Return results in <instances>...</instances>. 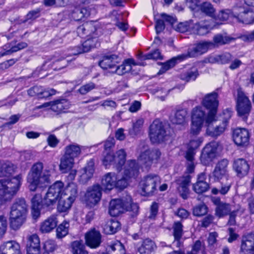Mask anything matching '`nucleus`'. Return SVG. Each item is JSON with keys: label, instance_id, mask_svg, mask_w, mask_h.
I'll return each instance as SVG.
<instances>
[{"label": "nucleus", "instance_id": "nucleus-1", "mask_svg": "<svg viewBox=\"0 0 254 254\" xmlns=\"http://www.w3.org/2000/svg\"><path fill=\"white\" fill-rule=\"evenodd\" d=\"M202 104L203 106H196L191 111L190 133L192 135H198L202 128L206 127V134L207 135L218 137L225 131L228 120L231 117V112L227 111L226 119L213 127L214 123L217 121V94L212 93L206 95L202 101Z\"/></svg>", "mask_w": 254, "mask_h": 254}, {"label": "nucleus", "instance_id": "nucleus-2", "mask_svg": "<svg viewBox=\"0 0 254 254\" xmlns=\"http://www.w3.org/2000/svg\"><path fill=\"white\" fill-rule=\"evenodd\" d=\"M139 151L140 154L137 162L132 160L128 161L123 171L119 169L117 173L110 172L103 177L101 181L103 189L110 190L114 188H126L128 185L129 179L138 176L140 168L143 171L148 170L153 164L157 163L161 155L159 150H150L145 145L139 147Z\"/></svg>", "mask_w": 254, "mask_h": 254}, {"label": "nucleus", "instance_id": "nucleus-3", "mask_svg": "<svg viewBox=\"0 0 254 254\" xmlns=\"http://www.w3.org/2000/svg\"><path fill=\"white\" fill-rule=\"evenodd\" d=\"M77 186L70 183L66 187L61 181H57L49 188L44 197L36 193L31 198V213L35 219L39 217L45 208L51 209L59 200L57 209L60 212H67L77 195Z\"/></svg>", "mask_w": 254, "mask_h": 254}, {"label": "nucleus", "instance_id": "nucleus-4", "mask_svg": "<svg viewBox=\"0 0 254 254\" xmlns=\"http://www.w3.org/2000/svg\"><path fill=\"white\" fill-rule=\"evenodd\" d=\"M14 166L5 163L0 168V200L10 199L19 190L22 185L23 176L20 174L13 176Z\"/></svg>", "mask_w": 254, "mask_h": 254}, {"label": "nucleus", "instance_id": "nucleus-5", "mask_svg": "<svg viewBox=\"0 0 254 254\" xmlns=\"http://www.w3.org/2000/svg\"><path fill=\"white\" fill-rule=\"evenodd\" d=\"M209 43H201L190 46L187 53L179 55L173 57L165 63H160L161 67L157 74L160 75L174 67L179 63L189 58H195L206 52Z\"/></svg>", "mask_w": 254, "mask_h": 254}, {"label": "nucleus", "instance_id": "nucleus-6", "mask_svg": "<svg viewBox=\"0 0 254 254\" xmlns=\"http://www.w3.org/2000/svg\"><path fill=\"white\" fill-rule=\"evenodd\" d=\"M43 164L37 163L33 165L27 177V183L30 190L45 188L50 183V176L48 172H43Z\"/></svg>", "mask_w": 254, "mask_h": 254}, {"label": "nucleus", "instance_id": "nucleus-7", "mask_svg": "<svg viewBox=\"0 0 254 254\" xmlns=\"http://www.w3.org/2000/svg\"><path fill=\"white\" fill-rule=\"evenodd\" d=\"M28 205L23 198H18L12 204L10 213V225L14 230L19 229L25 222Z\"/></svg>", "mask_w": 254, "mask_h": 254}, {"label": "nucleus", "instance_id": "nucleus-8", "mask_svg": "<svg viewBox=\"0 0 254 254\" xmlns=\"http://www.w3.org/2000/svg\"><path fill=\"white\" fill-rule=\"evenodd\" d=\"M138 209V204L133 203L131 197L127 196L126 200L112 199L110 202L109 212L113 217L118 216L125 210L132 211L134 214H136Z\"/></svg>", "mask_w": 254, "mask_h": 254}, {"label": "nucleus", "instance_id": "nucleus-9", "mask_svg": "<svg viewBox=\"0 0 254 254\" xmlns=\"http://www.w3.org/2000/svg\"><path fill=\"white\" fill-rule=\"evenodd\" d=\"M126 153L124 149H121L114 154L111 151H104L102 163L103 165L108 168L113 166L117 170L120 169L124 165L126 160Z\"/></svg>", "mask_w": 254, "mask_h": 254}, {"label": "nucleus", "instance_id": "nucleus-10", "mask_svg": "<svg viewBox=\"0 0 254 254\" xmlns=\"http://www.w3.org/2000/svg\"><path fill=\"white\" fill-rule=\"evenodd\" d=\"M160 178L155 174H149L144 177L140 181L138 188L142 195L149 196L154 194L160 183Z\"/></svg>", "mask_w": 254, "mask_h": 254}, {"label": "nucleus", "instance_id": "nucleus-11", "mask_svg": "<svg viewBox=\"0 0 254 254\" xmlns=\"http://www.w3.org/2000/svg\"><path fill=\"white\" fill-rule=\"evenodd\" d=\"M251 108L250 100L241 88L238 89L236 97V110L238 116L244 120L247 119Z\"/></svg>", "mask_w": 254, "mask_h": 254}, {"label": "nucleus", "instance_id": "nucleus-12", "mask_svg": "<svg viewBox=\"0 0 254 254\" xmlns=\"http://www.w3.org/2000/svg\"><path fill=\"white\" fill-rule=\"evenodd\" d=\"M77 33L80 37L84 36L88 37V38L97 37L99 40V37L103 34V29L100 27H97L94 22L90 21L79 26L77 28Z\"/></svg>", "mask_w": 254, "mask_h": 254}, {"label": "nucleus", "instance_id": "nucleus-13", "mask_svg": "<svg viewBox=\"0 0 254 254\" xmlns=\"http://www.w3.org/2000/svg\"><path fill=\"white\" fill-rule=\"evenodd\" d=\"M99 42L97 37L87 38L81 45L70 48L69 55H78L84 53L88 52L92 48L99 45Z\"/></svg>", "mask_w": 254, "mask_h": 254}, {"label": "nucleus", "instance_id": "nucleus-14", "mask_svg": "<svg viewBox=\"0 0 254 254\" xmlns=\"http://www.w3.org/2000/svg\"><path fill=\"white\" fill-rule=\"evenodd\" d=\"M235 18L239 22L246 24L254 23V12L250 8L245 9L242 6L234 7Z\"/></svg>", "mask_w": 254, "mask_h": 254}, {"label": "nucleus", "instance_id": "nucleus-15", "mask_svg": "<svg viewBox=\"0 0 254 254\" xmlns=\"http://www.w3.org/2000/svg\"><path fill=\"white\" fill-rule=\"evenodd\" d=\"M221 149L218 142L213 141L206 144L203 148L200 160L204 165L208 164Z\"/></svg>", "mask_w": 254, "mask_h": 254}, {"label": "nucleus", "instance_id": "nucleus-16", "mask_svg": "<svg viewBox=\"0 0 254 254\" xmlns=\"http://www.w3.org/2000/svg\"><path fill=\"white\" fill-rule=\"evenodd\" d=\"M165 131L162 123L158 120L154 121L150 125L149 136L153 143H158L164 140Z\"/></svg>", "mask_w": 254, "mask_h": 254}, {"label": "nucleus", "instance_id": "nucleus-17", "mask_svg": "<svg viewBox=\"0 0 254 254\" xmlns=\"http://www.w3.org/2000/svg\"><path fill=\"white\" fill-rule=\"evenodd\" d=\"M101 189L99 185H95L90 188L85 194V201L89 207L95 206L100 200Z\"/></svg>", "mask_w": 254, "mask_h": 254}, {"label": "nucleus", "instance_id": "nucleus-18", "mask_svg": "<svg viewBox=\"0 0 254 254\" xmlns=\"http://www.w3.org/2000/svg\"><path fill=\"white\" fill-rule=\"evenodd\" d=\"M233 137L236 145L246 147L249 144L250 133L245 128H237L233 131Z\"/></svg>", "mask_w": 254, "mask_h": 254}, {"label": "nucleus", "instance_id": "nucleus-19", "mask_svg": "<svg viewBox=\"0 0 254 254\" xmlns=\"http://www.w3.org/2000/svg\"><path fill=\"white\" fill-rule=\"evenodd\" d=\"M190 132V131L189 132ZM192 137L187 145V151L186 158L187 160H192L195 155V150L199 148L203 141L202 137L197 136L198 135H192L190 133Z\"/></svg>", "mask_w": 254, "mask_h": 254}, {"label": "nucleus", "instance_id": "nucleus-20", "mask_svg": "<svg viewBox=\"0 0 254 254\" xmlns=\"http://www.w3.org/2000/svg\"><path fill=\"white\" fill-rule=\"evenodd\" d=\"M96 13L95 6L93 4L88 6L76 7L73 11L71 16L75 21L82 20Z\"/></svg>", "mask_w": 254, "mask_h": 254}, {"label": "nucleus", "instance_id": "nucleus-21", "mask_svg": "<svg viewBox=\"0 0 254 254\" xmlns=\"http://www.w3.org/2000/svg\"><path fill=\"white\" fill-rule=\"evenodd\" d=\"M85 239L88 246L91 248H96L101 243L102 236L99 231L92 228L86 233Z\"/></svg>", "mask_w": 254, "mask_h": 254}, {"label": "nucleus", "instance_id": "nucleus-22", "mask_svg": "<svg viewBox=\"0 0 254 254\" xmlns=\"http://www.w3.org/2000/svg\"><path fill=\"white\" fill-rule=\"evenodd\" d=\"M70 104L66 99H62L44 104L43 106L49 107L53 111L59 114L66 112L70 107Z\"/></svg>", "mask_w": 254, "mask_h": 254}, {"label": "nucleus", "instance_id": "nucleus-23", "mask_svg": "<svg viewBox=\"0 0 254 254\" xmlns=\"http://www.w3.org/2000/svg\"><path fill=\"white\" fill-rule=\"evenodd\" d=\"M88 148L72 143L66 145L64 148V155L74 159L78 158L82 152H85Z\"/></svg>", "mask_w": 254, "mask_h": 254}, {"label": "nucleus", "instance_id": "nucleus-24", "mask_svg": "<svg viewBox=\"0 0 254 254\" xmlns=\"http://www.w3.org/2000/svg\"><path fill=\"white\" fill-rule=\"evenodd\" d=\"M228 165V161L227 159H222L217 163L213 172V176L215 179L221 180L225 179L227 180Z\"/></svg>", "mask_w": 254, "mask_h": 254}, {"label": "nucleus", "instance_id": "nucleus-25", "mask_svg": "<svg viewBox=\"0 0 254 254\" xmlns=\"http://www.w3.org/2000/svg\"><path fill=\"white\" fill-rule=\"evenodd\" d=\"M58 222V216L52 215L41 223L40 231L42 233H49L57 227Z\"/></svg>", "mask_w": 254, "mask_h": 254}, {"label": "nucleus", "instance_id": "nucleus-26", "mask_svg": "<svg viewBox=\"0 0 254 254\" xmlns=\"http://www.w3.org/2000/svg\"><path fill=\"white\" fill-rule=\"evenodd\" d=\"M56 93V90L53 88H43L38 86H34L28 90L29 95L31 96L36 95L39 98H47Z\"/></svg>", "mask_w": 254, "mask_h": 254}, {"label": "nucleus", "instance_id": "nucleus-27", "mask_svg": "<svg viewBox=\"0 0 254 254\" xmlns=\"http://www.w3.org/2000/svg\"><path fill=\"white\" fill-rule=\"evenodd\" d=\"M27 254H41L40 241L37 235L33 234L28 237Z\"/></svg>", "mask_w": 254, "mask_h": 254}, {"label": "nucleus", "instance_id": "nucleus-28", "mask_svg": "<svg viewBox=\"0 0 254 254\" xmlns=\"http://www.w3.org/2000/svg\"><path fill=\"white\" fill-rule=\"evenodd\" d=\"M0 254H21L20 245L13 241L5 242L0 246Z\"/></svg>", "mask_w": 254, "mask_h": 254}, {"label": "nucleus", "instance_id": "nucleus-29", "mask_svg": "<svg viewBox=\"0 0 254 254\" xmlns=\"http://www.w3.org/2000/svg\"><path fill=\"white\" fill-rule=\"evenodd\" d=\"M120 59L116 55L105 56L99 63V66L104 69H109V72L115 67V65L119 62Z\"/></svg>", "mask_w": 254, "mask_h": 254}, {"label": "nucleus", "instance_id": "nucleus-30", "mask_svg": "<svg viewBox=\"0 0 254 254\" xmlns=\"http://www.w3.org/2000/svg\"><path fill=\"white\" fill-rule=\"evenodd\" d=\"M233 168L237 176L242 178L248 174L250 166L247 161L243 159H239L234 161Z\"/></svg>", "mask_w": 254, "mask_h": 254}, {"label": "nucleus", "instance_id": "nucleus-31", "mask_svg": "<svg viewBox=\"0 0 254 254\" xmlns=\"http://www.w3.org/2000/svg\"><path fill=\"white\" fill-rule=\"evenodd\" d=\"M134 60L132 59H127L124 61L123 63L120 66L115 65L114 69L110 70L111 73H115L118 75H123L132 69V65H136Z\"/></svg>", "mask_w": 254, "mask_h": 254}, {"label": "nucleus", "instance_id": "nucleus-32", "mask_svg": "<svg viewBox=\"0 0 254 254\" xmlns=\"http://www.w3.org/2000/svg\"><path fill=\"white\" fill-rule=\"evenodd\" d=\"M241 249L244 254H254V234H249L243 238Z\"/></svg>", "mask_w": 254, "mask_h": 254}, {"label": "nucleus", "instance_id": "nucleus-33", "mask_svg": "<svg viewBox=\"0 0 254 254\" xmlns=\"http://www.w3.org/2000/svg\"><path fill=\"white\" fill-rule=\"evenodd\" d=\"M155 249V244L149 239L144 240L136 246V249L139 254H154Z\"/></svg>", "mask_w": 254, "mask_h": 254}, {"label": "nucleus", "instance_id": "nucleus-34", "mask_svg": "<svg viewBox=\"0 0 254 254\" xmlns=\"http://www.w3.org/2000/svg\"><path fill=\"white\" fill-rule=\"evenodd\" d=\"M232 59V55L226 52L219 55H211L208 57L207 61L211 64H225L229 63Z\"/></svg>", "mask_w": 254, "mask_h": 254}, {"label": "nucleus", "instance_id": "nucleus-35", "mask_svg": "<svg viewBox=\"0 0 254 254\" xmlns=\"http://www.w3.org/2000/svg\"><path fill=\"white\" fill-rule=\"evenodd\" d=\"M190 182V177L187 175L186 177H182L177 181V184L179 185L178 188V190L184 199L188 197L189 193L188 185Z\"/></svg>", "mask_w": 254, "mask_h": 254}, {"label": "nucleus", "instance_id": "nucleus-36", "mask_svg": "<svg viewBox=\"0 0 254 254\" xmlns=\"http://www.w3.org/2000/svg\"><path fill=\"white\" fill-rule=\"evenodd\" d=\"M74 159L65 155L61 157L59 168L63 173H67L73 168L75 162Z\"/></svg>", "mask_w": 254, "mask_h": 254}, {"label": "nucleus", "instance_id": "nucleus-37", "mask_svg": "<svg viewBox=\"0 0 254 254\" xmlns=\"http://www.w3.org/2000/svg\"><path fill=\"white\" fill-rule=\"evenodd\" d=\"M206 176L205 174L201 173L198 176L197 181L193 185V190L197 193L206 191L209 188L208 184L205 181Z\"/></svg>", "mask_w": 254, "mask_h": 254}, {"label": "nucleus", "instance_id": "nucleus-38", "mask_svg": "<svg viewBox=\"0 0 254 254\" xmlns=\"http://www.w3.org/2000/svg\"><path fill=\"white\" fill-rule=\"evenodd\" d=\"M94 162L93 159H90L87 163L86 166L83 169L82 173L80 176L81 180L83 182H86L90 179L94 173Z\"/></svg>", "mask_w": 254, "mask_h": 254}, {"label": "nucleus", "instance_id": "nucleus-39", "mask_svg": "<svg viewBox=\"0 0 254 254\" xmlns=\"http://www.w3.org/2000/svg\"><path fill=\"white\" fill-rule=\"evenodd\" d=\"M107 250L109 254H126L124 246L118 241L111 242L108 245Z\"/></svg>", "mask_w": 254, "mask_h": 254}, {"label": "nucleus", "instance_id": "nucleus-40", "mask_svg": "<svg viewBox=\"0 0 254 254\" xmlns=\"http://www.w3.org/2000/svg\"><path fill=\"white\" fill-rule=\"evenodd\" d=\"M232 39L228 36H223L221 34H217L214 36L213 37V43L212 42H201L199 43H210L208 44V46L207 50H208V48H210L214 45L219 46L222 45L227 43H229L231 42ZM207 51H206L207 52Z\"/></svg>", "mask_w": 254, "mask_h": 254}, {"label": "nucleus", "instance_id": "nucleus-41", "mask_svg": "<svg viewBox=\"0 0 254 254\" xmlns=\"http://www.w3.org/2000/svg\"><path fill=\"white\" fill-rule=\"evenodd\" d=\"M120 224L118 221L111 220L104 225L103 231L106 234H113L120 229Z\"/></svg>", "mask_w": 254, "mask_h": 254}, {"label": "nucleus", "instance_id": "nucleus-42", "mask_svg": "<svg viewBox=\"0 0 254 254\" xmlns=\"http://www.w3.org/2000/svg\"><path fill=\"white\" fill-rule=\"evenodd\" d=\"M231 210L232 207L230 204L223 202L216 206L215 214L219 217H222L227 215Z\"/></svg>", "mask_w": 254, "mask_h": 254}, {"label": "nucleus", "instance_id": "nucleus-43", "mask_svg": "<svg viewBox=\"0 0 254 254\" xmlns=\"http://www.w3.org/2000/svg\"><path fill=\"white\" fill-rule=\"evenodd\" d=\"M69 223L67 221H64L57 226L56 229L57 237L58 238H63L68 233Z\"/></svg>", "mask_w": 254, "mask_h": 254}, {"label": "nucleus", "instance_id": "nucleus-44", "mask_svg": "<svg viewBox=\"0 0 254 254\" xmlns=\"http://www.w3.org/2000/svg\"><path fill=\"white\" fill-rule=\"evenodd\" d=\"M200 10L202 13L210 17L215 16V10L210 2H204L198 6L197 10Z\"/></svg>", "mask_w": 254, "mask_h": 254}, {"label": "nucleus", "instance_id": "nucleus-45", "mask_svg": "<svg viewBox=\"0 0 254 254\" xmlns=\"http://www.w3.org/2000/svg\"><path fill=\"white\" fill-rule=\"evenodd\" d=\"M187 115V111L185 109L178 110L176 113L175 116L172 119L173 124L182 125L186 123V117Z\"/></svg>", "mask_w": 254, "mask_h": 254}, {"label": "nucleus", "instance_id": "nucleus-46", "mask_svg": "<svg viewBox=\"0 0 254 254\" xmlns=\"http://www.w3.org/2000/svg\"><path fill=\"white\" fill-rule=\"evenodd\" d=\"M57 248V246L54 241L47 240L43 244L42 254H54Z\"/></svg>", "mask_w": 254, "mask_h": 254}, {"label": "nucleus", "instance_id": "nucleus-47", "mask_svg": "<svg viewBox=\"0 0 254 254\" xmlns=\"http://www.w3.org/2000/svg\"><path fill=\"white\" fill-rule=\"evenodd\" d=\"M71 246L73 254H88V252L85 250L84 246L80 242L74 241Z\"/></svg>", "mask_w": 254, "mask_h": 254}, {"label": "nucleus", "instance_id": "nucleus-48", "mask_svg": "<svg viewBox=\"0 0 254 254\" xmlns=\"http://www.w3.org/2000/svg\"><path fill=\"white\" fill-rule=\"evenodd\" d=\"M234 7L232 9H226L221 10L217 14L218 18L222 21L227 20L229 17H235Z\"/></svg>", "mask_w": 254, "mask_h": 254}, {"label": "nucleus", "instance_id": "nucleus-49", "mask_svg": "<svg viewBox=\"0 0 254 254\" xmlns=\"http://www.w3.org/2000/svg\"><path fill=\"white\" fill-rule=\"evenodd\" d=\"M46 70H43L42 67H37L32 73L27 76V78H38L39 79H42L48 75Z\"/></svg>", "mask_w": 254, "mask_h": 254}, {"label": "nucleus", "instance_id": "nucleus-50", "mask_svg": "<svg viewBox=\"0 0 254 254\" xmlns=\"http://www.w3.org/2000/svg\"><path fill=\"white\" fill-rule=\"evenodd\" d=\"M3 49L4 52H0V57H3L5 55H9L13 53H15L19 51L17 46H11L10 44H7L3 46Z\"/></svg>", "mask_w": 254, "mask_h": 254}, {"label": "nucleus", "instance_id": "nucleus-51", "mask_svg": "<svg viewBox=\"0 0 254 254\" xmlns=\"http://www.w3.org/2000/svg\"><path fill=\"white\" fill-rule=\"evenodd\" d=\"M204 242L199 240H197L193 245L191 252L188 254H197L199 252H204Z\"/></svg>", "mask_w": 254, "mask_h": 254}, {"label": "nucleus", "instance_id": "nucleus-52", "mask_svg": "<svg viewBox=\"0 0 254 254\" xmlns=\"http://www.w3.org/2000/svg\"><path fill=\"white\" fill-rule=\"evenodd\" d=\"M198 75V70L195 66L191 67L184 73V76L186 79H195Z\"/></svg>", "mask_w": 254, "mask_h": 254}, {"label": "nucleus", "instance_id": "nucleus-53", "mask_svg": "<svg viewBox=\"0 0 254 254\" xmlns=\"http://www.w3.org/2000/svg\"><path fill=\"white\" fill-rule=\"evenodd\" d=\"M182 225L180 222H175L173 226L174 236L175 240L178 241L183 233Z\"/></svg>", "mask_w": 254, "mask_h": 254}, {"label": "nucleus", "instance_id": "nucleus-54", "mask_svg": "<svg viewBox=\"0 0 254 254\" xmlns=\"http://www.w3.org/2000/svg\"><path fill=\"white\" fill-rule=\"evenodd\" d=\"M207 212V208L204 204H201L195 206L193 210L194 215L200 216L205 215Z\"/></svg>", "mask_w": 254, "mask_h": 254}, {"label": "nucleus", "instance_id": "nucleus-55", "mask_svg": "<svg viewBox=\"0 0 254 254\" xmlns=\"http://www.w3.org/2000/svg\"><path fill=\"white\" fill-rule=\"evenodd\" d=\"M190 21L181 22L177 25L176 30L181 33H185L190 28Z\"/></svg>", "mask_w": 254, "mask_h": 254}, {"label": "nucleus", "instance_id": "nucleus-56", "mask_svg": "<svg viewBox=\"0 0 254 254\" xmlns=\"http://www.w3.org/2000/svg\"><path fill=\"white\" fill-rule=\"evenodd\" d=\"M6 218L3 215L0 216V238L4 235L7 228Z\"/></svg>", "mask_w": 254, "mask_h": 254}, {"label": "nucleus", "instance_id": "nucleus-57", "mask_svg": "<svg viewBox=\"0 0 254 254\" xmlns=\"http://www.w3.org/2000/svg\"><path fill=\"white\" fill-rule=\"evenodd\" d=\"M144 59L146 60H158L162 59V56L159 50L156 49L153 52L144 55Z\"/></svg>", "mask_w": 254, "mask_h": 254}, {"label": "nucleus", "instance_id": "nucleus-58", "mask_svg": "<svg viewBox=\"0 0 254 254\" xmlns=\"http://www.w3.org/2000/svg\"><path fill=\"white\" fill-rule=\"evenodd\" d=\"M143 123V121L142 120L139 119L137 120L133 124L132 129L129 130V133L131 134H136L140 130Z\"/></svg>", "mask_w": 254, "mask_h": 254}, {"label": "nucleus", "instance_id": "nucleus-59", "mask_svg": "<svg viewBox=\"0 0 254 254\" xmlns=\"http://www.w3.org/2000/svg\"><path fill=\"white\" fill-rule=\"evenodd\" d=\"M40 15V9H36L29 11L26 16V20L35 19L39 17Z\"/></svg>", "mask_w": 254, "mask_h": 254}, {"label": "nucleus", "instance_id": "nucleus-60", "mask_svg": "<svg viewBox=\"0 0 254 254\" xmlns=\"http://www.w3.org/2000/svg\"><path fill=\"white\" fill-rule=\"evenodd\" d=\"M218 234L216 232L210 233L207 238V242L209 246H214L216 243Z\"/></svg>", "mask_w": 254, "mask_h": 254}, {"label": "nucleus", "instance_id": "nucleus-61", "mask_svg": "<svg viewBox=\"0 0 254 254\" xmlns=\"http://www.w3.org/2000/svg\"><path fill=\"white\" fill-rule=\"evenodd\" d=\"M49 145L52 147H55L59 143V140L54 134H50L47 138Z\"/></svg>", "mask_w": 254, "mask_h": 254}, {"label": "nucleus", "instance_id": "nucleus-62", "mask_svg": "<svg viewBox=\"0 0 254 254\" xmlns=\"http://www.w3.org/2000/svg\"><path fill=\"white\" fill-rule=\"evenodd\" d=\"M165 26L163 20L158 19L156 21L155 29L157 34L161 32L165 29Z\"/></svg>", "mask_w": 254, "mask_h": 254}, {"label": "nucleus", "instance_id": "nucleus-63", "mask_svg": "<svg viewBox=\"0 0 254 254\" xmlns=\"http://www.w3.org/2000/svg\"><path fill=\"white\" fill-rule=\"evenodd\" d=\"M94 88V85L92 83L82 86L79 90L82 94H85Z\"/></svg>", "mask_w": 254, "mask_h": 254}, {"label": "nucleus", "instance_id": "nucleus-64", "mask_svg": "<svg viewBox=\"0 0 254 254\" xmlns=\"http://www.w3.org/2000/svg\"><path fill=\"white\" fill-rule=\"evenodd\" d=\"M190 8L194 11L197 10L198 0H186Z\"/></svg>", "mask_w": 254, "mask_h": 254}]
</instances>
